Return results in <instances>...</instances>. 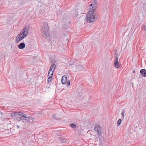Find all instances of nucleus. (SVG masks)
<instances>
[{
	"label": "nucleus",
	"mask_w": 146,
	"mask_h": 146,
	"mask_svg": "<svg viewBox=\"0 0 146 146\" xmlns=\"http://www.w3.org/2000/svg\"><path fill=\"white\" fill-rule=\"evenodd\" d=\"M48 24L47 23H45L44 24L43 27L41 29L42 32L44 33L43 35L44 37L48 39H49L50 40H54V39H52L53 37L52 36H49V34L48 32Z\"/></svg>",
	"instance_id": "nucleus-1"
},
{
	"label": "nucleus",
	"mask_w": 146,
	"mask_h": 146,
	"mask_svg": "<svg viewBox=\"0 0 146 146\" xmlns=\"http://www.w3.org/2000/svg\"><path fill=\"white\" fill-rule=\"evenodd\" d=\"M94 130L97 133L98 138H100L102 136V133L101 129H100V126L98 125H96L94 127Z\"/></svg>",
	"instance_id": "nucleus-2"
},
{
	"label": "nucleus",
	"mask_w": 146,
	"mask_h": 146,
	"mask_svg": "<svg viewBox=\"0 0 146 146\" xmlns=\"http://www.w3.org/2000/svg\"><path fill=\"white\" fill-rule=\"evenodd\" d=\"M30 29V26L29 25H27L21 31L27 36L29 33Z\"/></svg>",
	"instance_id": "nucleus-3"
},
{
	"label": "nucleus",
	"mask_w": 146,
	"mask_h": 146,
	"mask_svg": "<svg viewBox=\"0 0 146 146\" xmlns=\"http://www.w3.org/2000/svg\"><path fill=\"white\" fill-rule=\"evenodd\" d=\"M98 15L95 11L92 10V23L95 22L98 19Z\"/></svg>",
	"instance_id": "nucleus-4"
},
{
	"label": "nucleus",
	"mask_w": 146,
	"mask_h": 146,
	"mask_svg": "<svg viewBox=\"0 0 146 146\" xmlns=\"http://www.w3.org/2000/svg\"><path fill=\"white\" fill-rule=\"evenodd\" d=\"M86 20L88 22L91 23V11L90 10L87 13V16L86 17Z\"/></svg>",
	"instance_id": "nucleus-5"
},
{
	"label": "nucleus",
	"mask_w": 146,
	"mask_h": 146,
	"mask_svg": "<svg viewBox=\"0 0 146 146\" xmlns=\"http://www.w3.org/2000/svg\"><path fill=\"white\" fill-rule=\"evenodd\" d=\"M25 114L22 112H19L18 114L17 118H16V120L18 121H21V119L22 117V115Z\"/></svg>",
	"instance_id": "nucleus-6"
},
{
	"label": "nucleus",
	"mask_w": 146,
	"mask_h": 146,
	"mask_svg": "<svg viewBox=\"0 0 146 146\" xmlns=\"http://www.w3.org/2000/svg\"><path fill=\"white\" fill-rule=\"evenodd\" d=\"M93 3H94V4L92 3V10L93 11V12H95V10L97 8V5H98V3L96 2V1H95L94 2L93 1Z\"/></svg>",
	"instance_id": "nucleus-7"
},
{
	"label": "nucleus",
	"mask_w": 146,
	"mask_h": 146,
	"mask_svg": "<svg viewBox=\"0 0 146 146\" xmlns=\"http://www.w3.org/2000/svg\"><path fill=\"white\" fill-rule=\"evenodd\" d=\"M26 119V122H27L28 123H31L33 122V118L31 117L28 116L27 115Z\"/></svg>",
	"instance_id": "nucleus-8"
},
{
	"label": "nucleus",
	"mask_w": 146,
	"mask_h": 146,
	"mask_svg": "<svg viewBox=\"0 0 146 146\" xmlns=\"http://www.w3.org/2000/svg\"><path fill=\"white\" fill-rule=\"evenodd\" d=\"M23 40V39L21 38L20 36L19 37L17 35L15 38V42L16 43H18Z\"/></svg>",
	"instance_id": "nucleus-9"
},
{
	"label": "nucleus",
	"mask_w": 146,
	"mask_h": 146,
	"mask_svg": "<svg viewBox=\"0 0 146 146\" xmlns=\"http://www.w3.org/2000/svg\"><path fill=\"white\" fill-rule=\"evenodd\" d=\"M140 72L143 77H146V70L145 69H143L141 70Z\"/></svg>",
	"instance_id": "nucleus-10"
},
{
	"label": "nucleus",
	"mask_w": 146,
	"mask_h": 146,
	"mask_svg": "<svg viewBox=\"0 0 146 146\" xmlns=\"http://www.w3.org/2000/svg\"><path fill=\"white\" fill-rule=\"evenodd\" d=\"M61 82L63 84H65L67 82V77L65 76H63Z\"/></svg>",
	"instance_id": "nucleus-11"
},
{
	"label": "nucleus",
	"mask_w": 146,
	"mask_h": 146,
	"mask_svg": "<svg viewBox=\"0 0 146 146\" xmlns=\"http://www.w3.org/2000/svg\"><path fill=\"white\" fill-rule=\"evenodd\" d=\"M18 112H15L12 113H11V117L13 118H15L16 119Z\"/></svg>",
	"instance_id": "nucleus-12"
},
{
	"label": "nucleus",
	"mask_w": 146,
	"mask_h": 146,
	"mask_svg": "<svg viewBox=\"0 0 146 146\" xmlns=\"http://www.w3.org/2000/svg\"><path fill=\"white\" fill-rule=\"evenodd\" d=\"M56 68V65L55 64H53L50 67L49 69V71H53L54 72Z\"/></svg>",
	"instance_id": "nucleus-13"
},
{
	"label": "nucleus",
	"mask_w": 146,
	"mask_h": 146,
	"mask_svg": "<svg viewBox=\"0 0 146 146\" xmlns=\"http://www.w3.org/2000/svg\"><path fill=\"white\" fill-rule=\"evenodd\" d=\"M27 115L24 114L22 115V117L21 119V121L23 122L26 123V119L27 118Z\"/></svg>",
	"instance_id": "nucleus-14"
},
{
	"label": "nucleus",
	"mask_w": 146,
	"mask_h": 146,
	"mask_svg": "<svg viewBox=\"0 0 146 146\" xmlns=\"http://www.w3.org/2000/svg\"><path fill=\"white\" fill-rule=\"evenodd\" d=\"M17 35H18L19 36H20V37L21 38L23 39L26 37V35H25L24 34H23L22 32L21 31L20 33L19 34Z\"/></svg>",
	"instance_id": "nucleus-15"
},
{
	"label": "nucleus",
	"mask_w": 146,
	"mask_h": 146,
	"mask_svg": "<svg viewBox=\"0 0 146 146\" xmlns=\"http://www.w3.org/2000/svg\"><path fill=\"white\" fill-rule=\"evenodd\" d=\"M76 68H77V70H82L83 69V68L82 66L80 64L77 65L76 66Z\"/></svg>",
	"instance_id": "nucleus-16"
},
{
	"label": "nucleus",
	"mask_w": 146,
	"mask_h": 146,
	"mask_svg": "<svg viewBox=\"0 0 146 146\" xmlns=\"http://www.w3.org/2000/svg\"><path fill=\"white\" fill-rule=\"evenodd\" d=\"M54 72H53V71H48V77H50V76H51V77H52L53 74V73Z\"/></svg>",
	"instance_id": "nucleus-17"
},
{
	"label": "nucleus",
	"mask_w": 146,
	"mask_h": 146,
	"mask_svg": "<svg viewBox=\"0 0 146 146\" xmlns=\"http://www.w3.org/2000/svg\"><path fill=\"white\" fill-rule=\"evenodd\" d=\"M114 66L116 68H119V62H114Z\"/></svg>",
	"instance_id": "nucleus-18"
},
{
	"label": "nucleus",
	"mask_w": 146,
	"mask_h": 146,
	"mask_svg": "<svg viewBox=\"0 0 146 146\" xmlns=\"http://www.w3.org/2000/svg\"><path fill=\"white\" fill-rule=\"evenodd\" d=\"M122 120L121 119H119L117 122V126H119L121 123Z\"/></svg>",
	"instance_id": "nucleus-19"
},
{
	"label": "nucleus",
	"mask_w": 146,
	"mask_h": 146,
	"mask_svg": "<svg viewBox=\"0 0 146 146\" xmlns=\"http://www.w3.org/2000/svg\"><path fill=\"white\" fill-rule=\"evenodd\" d=\"M118 58L117 56H115L114 57V62H118Z\"/></svg>",
	"instance_id": "nucleus-20"
},
{
	"label": "nucleus",
	"mask_w": 146,
	"mask_h": 146,
	"mask_svg": "<svg viewBox=\"0 0 146 146\" xmlns=\"http://www.w3.org/2000/svg\"><path fill=\"white\" fill-rule=\"evenodd\" d=\"M142 3L143 4V7H144L146 5V0H143Z\"/></svg>",
	"instance_id": "nucleus-21"
},
{
	"label": "nucleus",
	"mask_w": 146,
	"mask_h": 146,
	"mask_svg": "<svg viewBox=\"0 0 146 146\" xmlns=\"http://www.w3.org/2000/svg\"><path fill=\"white\" fill-rule=\"evenodd\" d=\"M70 127L72 128L75 129L76 128V125L73 123H71L70 124Z\"/></svg>",
	"instance_id": "nucleus-22"
},
{
	"label": "nucleus",
	"mask_w": 146,
	"mask_h": 146,
	"mask_svg": "<svg viewBox=\"0 0 146 146\" xmlns=\"http://www.w3.org/2000/svg\"><path fill=\"white\" fill-rule=\"evenodd\" d=\"M48 82L49 83V82H50L52 80V78L51 76H50V77H48Z\"/></svg>",
	"instance_id": "nucleus-23"
},
{
	"label": "nucleus",
	"mask_w": 146,
	"mask_h": 146,
	"mask_svg": "<svg viewBox=\"0 0 146 146\" xmlns=\"http://www.w3.org/2000/svg\"><path fill=\"white\" fill-rule=\"evenodd\" d=\"M125 112V111L124 110H123L121 113V115L123 117V118H124V117Z\"/></svg>",
	"instance_id": "nucleus-24"
},
{
	"label": "nucleus",
	"mask_w": 146,
	"mask_h": 146,
	"mask_svg": "<svg viewBox=\"0 0 146 146\" xmlns=\"http://www.w3.org/2000/svg\"><path fill=\"white\" fill-rule=\"evenodd\" d=\"M66 140L65 139H61V142L62 143H66Z\"/></svg>",
	"instance_id": "nucleus-25"
},
{
	"label": "nucleus",
	"mask_w": 146,
	"mask_h": 146,
	"mask_svg": "<svg viewBox=\"0 0 146 146\" xmlns=\"http://www.w3.org/2000/svg\"><path fill=\"white\" fill-rule=\"evenodd\" d=\"M25 44L24 43H21L18 46H25Z\"/></svg>",
	"instance_id": "nucleus-26"
},
{
	"label": "nucleus",
	"mask_w": 146,
	"mask_h": 146,
	"mask_svg": "<svg viewBox=\"0 0 146 146\" xmlns=\"http://www.w3.org/2000/svg\"><path fill=\"white\" fill-rule=\"evenodd\" d=\"M18 47L19 49H22L24 48L25 47V46H18Z\"/></svg>",
	"instance_id": "nucleus-27"
},
{
	"label": "nucleus",
	"mask_w": 146,
	"mask_h": 146,
	"mask_svg": "<svg viewBox=\"0 0 146 146\" xmlns=\"http://www.w3.org/2000/svg\"><path fill=\"white\" fill-rule=\"evenodd\" d=\"M67 84L68 86H69L70 84V83L69 80H68V82H67Z\"/></svg>",
	"instance_id": "nucleus-28"
},
{
	"label": "nucleus",
	"mask_w": 146,
	"mask_h": 146,
	"mask_svg": "<svg viewBox=\"0 0 146 146\" xmlns=\"http://www.w3.org/2000/svg\"><path fill=\"white\" fill-rule=\"evenodd\" d=\"M144 31H146V25L144 26Z\"/></svg>",
	"instance_id": "nucleus-29"
},
{
	"label": "nucleus",
	"mask_w": 146,
	"mask_h": 146,
	"mask_svg": "<svg viewBox=\"0 0 146 146\" xmlns=\"http://www.w3.org/2000/svg\"><path fill=\"white\" fill-rule=\"evenodd\" d=\"M64 48H63L62 49H61V51H64Z\"/></svg>",
	"instance_id": "nucleus-30"
},
{
	"label": "nucleus",
	"mask_w": 146,
	"mask_h": 146,
	"mask_svg": "<svg viewBox=\"0 0 146 146\" xmlns=\"http://www.w3.org/2000/svg\"><path fill=\"white\" fill-rule=\"evenodd\" d=\"M133 73H135V70L133 71Z\"/></svg>",
	"instance_id": "nucleus-31"
},
{
	"label": "nucleus",
	"mask_w": 146,
	"mask_h": 146,
	"mask_svg": "<svg viewBox=\"0 0 146 146\" xmlns=\"http://www.w3.org/2000/svg\"><path fill=\"white\" fill-rule=\"evenodd\" d=\"M17 127H18V128H19V126H18V125H17Z\"/></svg>",
	"instance_id": "nucleus-32"
},
{
	"label": "nucleus",
	"mask_w": 146,
	"mask_h": 146,
	"mask_svg": "<svg viewBox=\"0 0 146 146\" xmlns=\"http://www.w3.org/2000/svg\"><path fill=\"white\" fill-rule=\"evenodd\" d=\"M96 1H97V0H94V2Z\"/></svg>",
	"instance_id": "nucleus-33"
},
{
	"label": "nucleus",
	"mask_w": 146,
	"mask_h": 146,
	"mask_svg": "<svg viewBox=\"0 0 146 146\" xmlns=\"http://www.w3.org/2000/svg\"><path fill=\"white\" fill-rule=\"evenodd\" d=\"M90 5L91 6V4Z\"/></svg>",
	"instance_id": "nucleus-34"
}]
</instances>
